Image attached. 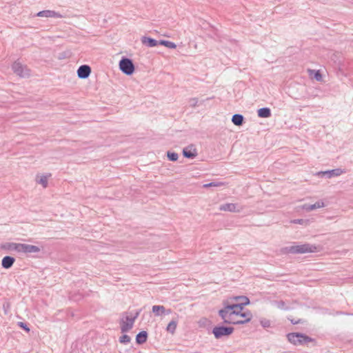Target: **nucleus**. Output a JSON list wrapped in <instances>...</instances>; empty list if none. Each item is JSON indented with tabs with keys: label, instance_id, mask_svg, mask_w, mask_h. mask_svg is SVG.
<instances>
[{
	"label": "nucleus",
	"instance_id": "20e7f679",
	"mask_svg": "<svg viewBox=\"0 0 353 353\" xmlns=\"http://www.w3.org/2000/svg\"><path fill=\"white\" fill-rule=\"evenodd\" d=\"M242 314H245V315H238L233 317H231L232 319L230 320L229 319H227V317H225V319L223 320V323L224 324H228V325H243L248 322H250L252 318V314L250 311L246 310V311H242Z\"/></svg>",
	"mask_w": 353,
	"mask_h": 353
},
{
	"label": "nucleus",
	"instance_id": "e433bc0d",
	"mask_svg": "<svg viewBox=\"0 0 353 353\" xmlns=\"http://www.w3.org/2000/svg\"><path fill=\"white\" fill-rule=\"evenodd\" d=\"M141 311V310H137V311L135 312V314H134V316L130 317V319H134V321H135V320L138 318V316H139V314H140Z\"/></svg>",
	"mask_w": 353,
	"mask_h": 353
},
{
	"label": "nucleus",
	"instance_id": "2f4dec72",
	"mask_svg": "<svg viewBox=\"0 0 353 353\" xmlns=\"http://www.w3.org/2000/svg\"><path fill=\"white\" fill-rule=\"evenodd\" d=\"M288 319L291 322V323L292 325H296V324H299V323H304V320H303L301 319H299L296 320L295 319L292 318V316L288 317Z\"/></svg>",
	"mask_w": 353,
	"mask_h": 353
},
{
	"label": "nucleus",
	"instance_id": "c756f323",
	"mask_svg": "<svg viewBox=\"0 0 353 353\" xmlns=\"http://www.w3.org/2000/svg\"><path fill=\"white\" fill-rule=\"evenodd\" d=\"M10 307H11V304L8 301H6L3 303V310L5 314H8V312H10Z\"/></svg>",
	"mask_w": 353,
	"mask_h": 353
},
{
	"label": "nucleus",
	"instance_id": "bb28decb",
	"mask_svg": "<svg viewBox=\"0 0 353 353\" xmlns=\"http://www.w3.org/2000/svg\"><path fill=\"white\" fill-rule=\"evenodd\" d=\"M276 305L278 308L283 310H290V307L286 306L285 302L284 301H276Z\"/></svg>",
	"mask_w": 353,
	"mask_h": 353
},
{
	"label": "nucleus",
	"instance_id": "0eeeda50",
	"mask_svg": "<svg viewBox=\"0 0 353 353\" xmlns=\"http://www.w3.org/2000/svg\"><path fill=\"white\" fill-rule=\"evenodd\" d=\"M12 69L20 77L26 78L30 76V70L26 65H23L19 62L14 61L12 65Z\"/></svg>",
	"mask_w": 353,
	"mask_h": 353
},
{
	"label": "nucleus",
	"instance_id": "7c9ffc66",
	"mask_svg": "<svg viewBox=\"0 0 353 353\" xmlns=\"http://www.w3.org/2000/svg\"><path fill=\"white\" fill-rule=\"evenodd\" d=\"M260 323L264 328L270 327L271 325L270 321L266 319H261L260 320Z\"/></svg>",
	"mask_w": 353,
	"mask_h": 353
},
{
	"label": "nucleus",
	"instance_id": "6ab92c4d",
	"mask_svg": "<svg viewBox=\"0 0 353 353\" xmlns=\"http://www.w3.org/2000/svg\"><path fill=\"white\" fill-rule=\"evenodd\" d=\"M257 115L260 118H269L272 115L271 110L268 107L259 108L257 110Z\"/></svg>",
	"mask_w": 353,
	"mask_h": 353
},
{
	"label": "nucleus",
	"instance_id": "cd10ccee",
	"mask_svg": "<svg viewBox=\"0 0 353 353\" xmlns=\"http://www.w3.org/2000/svg\"><path fill=\"white\" fill-rule=\"evenodd\" d=\"M130 341H131V338L128 334H123L119 339V343H121L122 344H125V345L129 343L130 342Z\"/></svg>",
	"mask_w": 353,
	"mask_h": 353
},
{
	"label": "nucleus",
	"instance_id": "a211bd4d",
	"mask_svg": "<svg viewBox=\"0 0 353 353\" xmlns=\"http://www.w3.org/2000/svg\"><path fill=\"white\" fill-rule=\"evenodd\" d=\"M20 244L17 243H6L1 245V248L7 250L20 251Z\"/></svg>",
	"mask_w": 353,
	"mask_h": 353
},
{
	"label": "nucleus",
	"instance_id": "1a4fd4ad",
	"mask_svg": "<svg viewBox=\"0 0 353 353\" xmlns=\"http://www.w3.org/2000/svg\"><path fill=\"white\" fill-rule=\"evenodd\" d=\"M345 170H342L341 168H336L333 170H329L326 171H321L318 172V175L323 177L325 176L327 179H330L333 176H338L342 174L343 173H345Z\"/></svg>",
	"mask_w": 353,
	"mask_h": 353
},
{
	"label": "nucleus",
	"instance_id": "f03ea898",
	"mask_svg": "<svg viewBox=\"0 0 353 353\" xmlns=\"http://www.w3.org/2000/svg\"><path fill=\"white\" fill-rule=\"evenodd\" d=\"M288 341L294 345H308L309 343H312V347L317 345L315 339L309 336L308 335L302 332H290L286 335Z\"/></svg>",
	"mask_w": 353,
	"mask_h": 353
},
{
	"label": "nucleus",
	"instance_id": "ddd939ff",
	"mask_svg": "<svg viewBox=\"0 0 353 353\" xmlns=\"http://www.w3.org/2000/svg\"><path fill=\"white\" fill-rule=\"evenodd\" d=\"M91 68L88 65H81L77 70V76L79 79H87L91 73Z\"/></svg>",
	"mask_w": 353,
	"mask_h": 353
},
{
	"label": "nucleus",
	"instance_id": "f704fd0d",
	"mask_svg": "<svg viewBox=\"0 0 353 353\" xmlns=\"http://www.w3.org/2000/svg\"><path fill=\"white\" fill-rule=\"evenodd\" d=\"M198 103V99L196 98H192L190 99V105L192 107H196Z\"/></svg>",
	"mask_w": 353,
	"mask_h": 353
},
{
	"label": "nucleus",
	"instance_id": "9d476101",
	"mask_svg": "<svg viewBox=\"0 0 353 353\" xmlns=\"http://www.w3.org/2000/svg\"><path fill=\"white\" fill-rule=\"evenodd\" d=\"M125 321L123 319H121L120 322L121 332L122 333H125L130 330L132 328L134 323V319H130V317L128 316L125 317Z\"/></svg>",
	"mask_w": 353,
	"mask_h": 353
},
{
	"label": "nucleus",
	"instance_id": "72a5a7b5",
	"mask_svg": "<svg viewBox=\"0 0 353 353\" xmlns=\"http://www.w3.org/2000/svg\"><path fill=\"white\" fill-rule=\"evenodd\" d=\"M18 325L21 328L23 329L24 331H26V332H30V328L28 325V324L26 323H24V322H19L18 323Z\"/></svg>",
	"mask_w": 353,
	"mask_h": 353
},
{
	"label": "nucleus",
	"instance_id": "c85d7f7f",
	"mask_svg": "<svg viewBox=\"0 0 353 353\" xmlns=\"http://www.w3.org/2000/svg\"><path fill=\"white\" fill-rule=\"evenodd\" d=\"M311 72H314L313 78L316 79L317 81H322L323 77L322 74L319 70H310Z\"/></svg>",
	"mask_w": 353,
	"mask_h": 353
},
{
	"label": "nucleus",
	"instance_id": "5701e85b",
	"mask_svg": "<svg viewBox=\"0 0 353 353\" xmlns=\"http://www.w3.org/2000/svg\"><path fill=\"white\" fill-rule=\"evenodd\" d=\"M158 43L159 45L165 46L169 49H175L176 48V45L174 42L170 41L160 39L159 40Z\"/></svg>",
	"mask_w": 353,
	"mask_h": 353
},
{
	"label": "nucleus",
	"instance_id": "473e14b6",
	"mask_svg": "<svg viewBox=\"0 0 353 353\" xmlns=\"http://www.w3.org/2000/svg\"><path fill=\"white\" fill-rule=\"evenodd\" d=\"M38 183L41 184L43 188H46L48 185V179L46 176H42L38 181Z\"/></svg>",
	"mask_w": 353,
	"mask_h": 353
},
{
	"label": "nucleus",
	"instance_id": "58836bf2",
	"mask_svg": "<svg viewBox=\"0 0 353 353\" xmlns=\"http://www.w3.org/2000/svg\"><path fill=\"white\" fill-rule=\"evenodd\" d=\"M244 297H246V296H241V297H240L241 300H243L242 302H245V299Z\"/></svg>",
	"mask_w": 353,
	"mask_h": 353
},
{
	"label": "nucleus",
	"instance_id": "2eb2a0df",
	"mask_svg": "<svg viewBox=\"0 0 353 353\" xmlns=\"http://www.w3.org/2000/svg\"><path fill=\"white\" fill-rule=\"evenodd\" d=\"M15 258L11 256H5L1 260V266L4 269H10L15 262Z\"/></svg>",
	"mask_w": 353,
	"mask_h": 353
},
{
	"label": "nucleus",
	"instance_id": "393cba45",
	"mask_svg": "<svg viewBox=\"0 0 353 353\" xmlns=\"http://www.w3.org/2000/svg\"><path fill=\"white\" fill-rule=\"evenodd\" d=\"M167 158L169 161L174 162V161H177V159L179 158V155L175 152L168 151L167 152Z\"/></svg>",
	"mask_w": 353,
	"mask_h": 353
},
{
	"label": "nucleus",
	"instance_id": "aec40b11",
	"mask_svg": "<svg viewBox=\"0 0 353 353\" xmlns=\"http://www.w3.org/2000/svg\"><path fill=\"white\" fill-rule=\"evenodd\" d=\"M232 122L236 126H241L245 123V117L241 114H234L232 117Z\"/></svg>",
	"mask_w": 353,
	"mask_h": 353
},
{
	"label": "nucleus",
	"instance_id": "c9c22d12",
	"mask_svg": "<svg viewBox=\"0 0 353 353\" xmlns=\"http://www.w3.org/2000/svg\"><path fill=\"white\" fill-rule=\"evenodd\" d=\"M306 221L304 220V219H294L292 223H299V224H303V223H305Z\"/></svg>",
	"mask_w": 353,
	"mask_h": 353
},
{
	"label": "nucleus",
	"instance_id": "4468645a",
	"mask_svg": "<svg viewBox=\"0 0 353 353\" xmlns=\"http://www.w3.org/2000/svg\"><path fill=\"white\" fill-rule=\"evenodd\" d=\"M141 41L143 45L148 48L155 47L159 45V41L147 36H143L141 38Z\"/></svg>",
	"mask_w": 353,
	"mask_h": 353
},
{
	"label": "nucleus",
	"instance_id": "dca6fc26",
	"mask_svg": "<svg viewBox=\"0 0 353 353\" xmlns=\"http://www.w3.org/2000/svg\"><path fill=\"white\" fill-rule=\"evenodd\" d=\"M148 338V333L147 331L142 330L139 332L135 338L136 343L137 345H143L145 343Z\"/></svg>",
	"mask_w": 353,
	"mask_h": 353
},
{
	"label": "nucleus",
	"instance_id": "f257e3e1",
	"mask_svg": "<svg viewBox=\"0 0 353 353\" xmlns=\"http://www.w3.org/2000/svg\"><path fill=\"white\" fill-rule=\"evenodd\" d=\"M245 299V302H241L237 303H230L228 301H224L223 302V308L220 309L218 312L219 316L221 319H225V317L232 320V318L238 315H245L242 314V311L244 309L245 305L250 304V301L248 297H244Z\"/></svg>",
	"mask_w": 353,
	"mask_h": 353
},
{
	"label": "nucleus",
	"instance_id": "4be33fe9",
	"mask_svg": "<svg viewBox=\"0 0 353 353\" xmlns=\"http://www.w3.org/2000/svg\"><path fill=\"white\" fill-rule=\"evenodd\" d=\"M152 311L155 316H160L165 313V308L163 305H155L152 307Z\"/></svg>",
	"mask_w": 353,
	"mask_h": 353
},
{
	"label": "nucleus",
	"instance_id": "4c0bfd02",
	"mask_svg": "<svg viewBox=\"0 0 353 353\" xmlns=\"http://www.w3.org/2000/svg\"><path fill=\"white\" fill-rule=\"evenodd\" d=\"M240 297H241V296H234V297H232V299H234V300L237 301V300H241V298H240Z\"/></svg>",
	"mask_w": 353,
	"mask_h": 353
},
{
	"label": "nucleus",
	"instance_id": "9b49d317",
	"mask_svg": "<svg viewBox=\"0 0 353 353\" xmlns=\"http://www.w3.org/2000/svg\"><path fill=\"white\" fill-rule=\"evenodd\" d=\"M34 17H46V18H61L62 15L57 12L50 10L39 11Z\"/></svg>",
	"mask_w": 353,
	"mask_h": 353
},
{
	"label": "nucleus",
	"instance_id": "7ed1b4c3",
	"mask_svg": "<svg viewBox=\"0 0 353 353\" xmlns=\"http://www.w3.org/2000/svg\"><path fill=\"white\" fill-rule=\"evenodd\" d=\"M318 246L315 245H312L310 243H304L301 245H292L290 246H287L282 248L281 249V252L283 254H305V253H313L318 252Z\"/></svg>",
	"mask_w": 353,
	"mask_h": 353
},
{
	"label": "nucleus",
	"instance_id": "b1692460",
	"mask_svg": "<svg viewBox=\"0 0 353 353\" xmlns=\"http://www.w3.org/2000/svg\"><path fill=\"white\" fill-rule=\"evenodd\" d=\"M177 323H178V321L176 319H172L167 325V327H166L167 332H170L171 334H174L176 329Z\"/></svg>",
	"mask_w": 353,
	"mask_h": 353
},
{
	"label": "nucleus",
	"instance_id": "f8f14e48",
	"mask_svg": "<svg viewBox=\"0 0 353 353\" xmlns=\"http://www.w3.org/2000/svg\"><path fill=\"white\" fill-rule=\"evenodd\" d=\"M40 251H41V249L38 246L30 245V244H26V243L20 244L19 252L28 254V253H38Z\"/></svg>",
	"mask_w": 353,
	"mask_h": 353
},
{
	"label": "nucleus",
	"instance_id": "f3484780",
	"mask_svg": "<svg viewBox=\"0 0 353 353\" xmlns=\"http://www.w3.org/2000/svg\"><path fill=\"white\" fill-rule=\"evenodd\" d=\"M324 206L325 205L323 201H318L314 204H304L303 205V209L305 210L306 211H312L317 208H323Z\"/></svg>",
	"mask_w": 353,
	"mask_h": 353
},
{
	"label": "nucleus",
	"instance_id": "ea45409f",
	"mask_svg": "<svg viewBox=\"0 0 353 353\" xmlns=\"http://www.w3.org/2000/svg\"><path fill=\"white\" fill-rule=\"evenodd\" d=\"M171 312H172L171 310L169 309L167 310L166 314H168L171 313Z\"/></svg>",
	"mask_w": 353,
	"mask_h": 353
},
{
	"label": "nucleus",
	"instance_id": "6e6552de",
	"mask_svg": "<svg viewBox=\"0 0 353 353\" xmlns=\"http://www.w3.org/2000/svg\"><path fill=\"white\" fill-rule=\"evenodd\" d=\"M182 153L185 158L189 159H193L198 155L196 148L193 144H190L184 148L183 149Z\"/></svg>",
	"mask_w": 353,
	"mask_h": 353
},
{
	"label": "nucleus",
	"instance_id": "a878e982",
	"mask_svg": "<svg viewBox=\"0 0 353 353\" xmlns=\"http://www.w3.org/2000/svg\"><path fill=\"white\" fill-rule=\"evenodd\" d=\"M225 183L223 182L212 181V182L204 184L203 185V187L205 188H211V187H220V186L223 185Z\"/></svg>",
	"mask_w": 353,
	"mask_h": 353
},
{
	"label": "nucleus",
	"instance_id": "412c9836",
	"mask_svg": "<svg viewBox=\"0 0 353 353\" xmlns=\"http://www.w3.org/2000/svg\"><path fill=\"white\" fill-rule=\"evenodd\" d=\"M220 210L234 212L238 211L236 210V205L235 203H225L220 206Z\"/></svg>",
	"mask_w": 353,
	"mask_h": 353
},
{
	"label": "nucleus",
	"instance_id": "39448f33",
	"mask_svg": "<svg viewBox=\"0 0 353 353\" xmlns=\"http://www.w3.org/2000/svg\"><path fill=\"white\" fill-rule=\"evenodd\" d=\"M119 70L125 75L130 76L135 71V65L132 59L122 57L119 62Z\"/></svg>",
	"mask_w": 353,
	"mask_h": 353
},
{
	"label": "nucleus",
	"instance_id": "423d86ee",
	"mask_svg": "<svg viewBox=\"0 0 353 353\" xmlns=\"http://www.w3.org/2000/svg\"><path fill=\"white\" fill-rule=\"evenodd\" d=\"M234 331V328L232 326L219 324L213 327L212 333L214 334L215 339H219L223 337H228Z\"/></svg>",
	"mask_w": 353,
	"mask_h": 353
}]
</instances>
